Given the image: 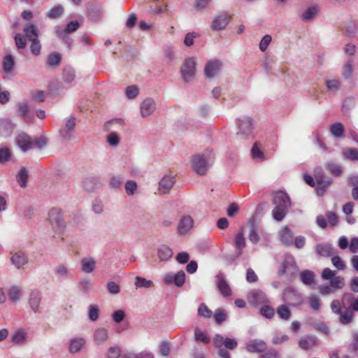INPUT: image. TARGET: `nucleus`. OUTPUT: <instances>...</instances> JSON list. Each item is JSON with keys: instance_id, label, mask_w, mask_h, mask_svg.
Returning <instances> with one entry per match:
<instances>
[{"instance_id": "1", "label": "nucleus", "mask_w": 358, "mask_h": 358, "mask_svg": "<svg viewBox=\"0 0 358 358\" xmlns=\"http://www.w3.org/2000/svg\"><path fill=\"white\" fill-rule=\"evenodd\" d=\"M274 208L272 216L277 221H282L291 207V201L287 194L282 191L276 192L273 198Z\"/></svg>"}, {"instance_id": "2", "label": "nucleus", "mask_w": 358, "mask_h": 358, "mask_svg": "<svg viewBox=\"0 0 358 358\" xmlns=\"http://www.w3.org/2000/svg\"><path fill=\"white\" fill-rule=\"evenodd\" d=\"M248 303L253 306H261L259 313H275L266 294L259 289H252L247 295Z\"/></svg>"}, {"instance_id": "3", "label": "nucleus", "mask_w": 358, "mask_h": 358, "mask_svg": "<svg viewBox=\"0 0 358 358\" xmlns=\"http://www.w3.org/2000/svg\"><path fill=\"white\" fill-rule=\"evenodd\" d=\"M213 158V157L210 150H206L203 154L193 156L192 164L194 171L198 175H205L210 166L211 159Z\"/></svg>"}, {"instance_id": "4", "label": "nucleus", "mask_w": 358, "mask_h": 358, "mask_svg": "<svg viewBox=\"0 0 358 358\" xmlns=\"http://www.w3.org/2000/svg\"><path fill=\"white\" fill-rule=\"evenodd\" d=\"M49 222L55 232L62 231L66 224L62 215V210L57 208H52L48 213Z\"/></svg>"}, {"instance_id": "5", "label": "nucleus", "mask_w": 358, "mask_h": 358, "mask_svg": "<svg viewBox=\"0 0 358 358\" xmlns=\"http://www.w3.org/2000/svg\"><path fill=\"white\" fill-rule=\"evenodd\" d=\"M314 176L315 178L317 187L316 189L317 194L318 195H322L331 184L332 183V179L328 178L324 179V173L322 167H317L314 170Z\"/></svg>"}, {"instance_id": "6", "label": "nucleus", "mask_w": 358, "mask_h": 358, "mask_svg": "<svg viewBox=\"0 0 358 358\" xmlns=\"http://www.w3.org/2000/svg\"><path fill=\"white\" fill-rule=\"evenodd\" d=\"M76 125V118L73 116H70L65 120V124L62 127L59 132V135L64 141H70L73 137V132Z\"/></svg>"}, {"instance_id": "7", "label": "nucleus", "mask_w": 358, "mask_h": 358, "mask_svg": "<svg viewBox=\"0 0 358 358\" xmlns=\"http://www.w3.org/2000/svg\"><path fill=\"white\" fill-rule=\"evenodd\" d=\"M196 63L192 58H187L185 60L180 68L182 77L185 83L189 82L195 75Z\"/></svg>"}, {"instance_id": "8", "label": "nucleus", "mask_w": 358, "mask_h": 358, "mask_svg": "<svg viewBox=\"0 0 358 358\" xmlns=\"http://www.w3.org/2000/svg\"><path fill=\"white\" fill-rule=\"evenodd\" d=\"M239 131L236 135L241 138L248 137L252 131V120L250 117H243L238 120Z\"/></svg>"}, {"instance_id": "9", "label": "nucleus", "mask_w": 358, "mask_h": 358, "mask_svg": "<svg viewBox=\"0 0 358 358\" xmlns=\"http://www.w3.org/2000/svg\"><path fill=\"white\" fill-rule=\"evenodd\" d=\"M296 266L294 257L292 255H285L283 262L280 266L278 273L280 276L285 273H289L291 275L296 272Z\"/></svg>"}, {"instance_id": "10", "label": "nucleus", "mask_w": 358, "mask_h": 358, "mask_svg": "<svg viewBox=\"0 0 358 358\" xmlns=\"http://www.w3.org/2000/svg\"><path fill=\"white\" fill-rule=\"evenodd\" d=\"M283 300L289 306H295L300 304L302 298L300 294L292 288H287L283 292Z\"/></svg>"}, {"instance_id": "11", "label": "nucleus", "mask_w": 358, "mask_h": 358, "mask_svg": "<svg viewBox=\"0 0 358 358\" xmlns=\"http://www.w3.org/2000/svg\"><path fill=\"white\" fill-rule=\"evenodd\" d=\"M245 349L250 353H262L267 349L266 343L259 339H252L245 344Z\"/></svg>"}, {"instance_id": "12", "label": "nucleus", "mask_w": 358, "mask_h": 358, "mask_svg": "<svg viewBox=\"0 0 358 358\" xmlns=\"http://www.w3.org/2000/svg\"><path fill=\"white\" fill-rule=\"evenodd\" d=\"M185 280V273L183 271H180L176 274L169 273L164 277V281L166 284L174 283L178 287L182 286Z\"/></svg>"}, {"instance_id": "13", "label": "nucleus", "mask_w": 358, "mask_h": 358, "mask_svg": "<svg viewBox=\"0 0 358 358\" xmlns=\"http://www.w3.org/2000/svg\"><path fill=\"white\" fill-rule=\"evenodd\" d=\"M315 251L317 255L324 257H329L337 253V250L329 243H318L315 246Z\"/></svg>"}, {"instance_id": "14", "label": "nucleus", "mask_w": 358, "mask_h": 358, "mask_svg": "<svg viewBox=\"0 0 358 358\" xmlns=\"http://www.w3.org/2000/svg\"><path fill=\"white\" fill-rule=\"evenodd\" d=\"M31 139L27 134L21 132L17 136L15 142L23 152H27L32 149Z\"/></svg>"}, {"instance_id": "15", "label": "nucleus", "mask_w": 358, "mask_h": 358, "mask_svg": "<svg viewBox=\"0 0 358 358\" xmlns=\"http://www.w3.org/2000/svg\"><path fill=\"white\" fill-rule=\"evenodd\" d=\"M222 62L218 59L208 61L204 68V73L207 78L214 77L220 70Z\"/></svg>"}, {"instance_id": "16", "label": "nucleus", "mask_w": 358, "mask_h": 358, "mask_svg": "<svg viewBox=\"0 0 358 358\" xmlns=\"http://www.w3.org/2000/svg\"><path fill=\"white\" fill-rule=\"evenodd\" d=\"M140 109L142 117H148L155 110L156 103L152 99L147 98L142 101Z\"/></svg>"}, {"instance_id": "17", "label": "nucleus", "mask_w": 358, "mask_h": 358, "mask_svg": "<svg viewBox=\"0 0 358 358\" xmlns=\"http://www.w3.org/2000/svg\"><path fill=\"white\" fill-rule=\"evenodd\" d=\"M194 220L189 215L183 216L178 222V232L180 235L187 234L192 227Z\"/></svg>"}, {"instance_id": "18", "label": "nucleus", "mask_w": 358, "mask_h": 358, "mask_svg": "<svg viewBox=\"0 0 358 358\" xmlns=\"http://www.w3.org/2000/svg\"><path fill=\"white\" fill-rule=\"evenodd\" d=\"M176 181L173 177L170 176H164L159 182V191L160 194H167L173 187Z\"/></svg>"}, {"instance_id": "19", "label": "nucleus", "mask_w": 358, "mask_h": 358, "mask_svg": "<svg viewBox=\"0 0 358 358\" xmlns=\"http://www.w3.org/2000/svg\"><path fill=\"white\" fill-rule=\"evenodd\" d=\"M41 300V294L37 289L31 290L29 297V304L32 311L37 312L39 310V306Z\"/></svg>"}, {"instance_id": "20", "label": "nucleus", "mask_w": 358, "mask_h": 358, "mask_svg": "<svg viewBox=\"0 0 358 358\" xmlns=\"http://www.w3.org/2000/svg\"><path fill=\"white\" fill-rule=\"evenodd\" d=\"M317 343L318 339L315 336H305L300 339L299 345L303 350H308L316 346Z\"/></svg>"}, {"instance_id": "21", "label": "nucleus", "mask_w": 358, "mask_h": 358, "mask_svg": "<svg viewBox=\"0 0 358 358\" xmlns=\"http://www.w3.org/2000/svg\"><path fill=\"white\" fill-rule=\"evenodd\" d=\"M234 245L236 248V257H238L243 254V249L246 246L245 238L243 230L236 235Z\"/></svg>"}, {"instance_id": "22", "label": "nucleus", "mask_w": 358, "mask_h": 358, "mask_svg": "<svg viewBox=\"0 0 358 358\" xmlns=\"http://www.w3.org/2000/svg\"><path fill=\"white\" fill-rule=\"evenodd\" d=\"M229 21V17H228L226 14H220L214 18L211 27L213 30L215 31L222 30L227 27Z\"/></svg>"}, {"instance_id": "23", "label": "nucleus", "mask_w": 358, "mask_h": 358, "mask_svg": "<svg viewBox=\"0 0 358 358\" xmlns=\"http://www.w3.org/2000/svg\"><path fill=\"white\" fill-rule=\"evenodd\" d=\"M96 260L91 257H85L80 260L81 271L86 273H90L94 271L96 268Z\"/></svg>"}, {"instance_id": "24", "label": "nucleus", "mask_w": 358, "mask_h": 358, "mask_svg": "<svg viewBox=\"0 0 358 358\" xmlns=\"http://www.w3.org/2000/svg\"><path fill=\"white\" fill-rule=\"evenodd\" d=\"M15 125L8 119L0 118V136L8 137L10 136L13 131Z\"/></svg>"}, {"instance_id": "25", "label": "nucleus", "mask_w": 358, "mask_h": 358, "mask_svg": "<svg viewBox=\"0 0 358 358\" xmlns=\"http://www.w3.org/2000/svg\"><path fill=\"white\" fill-rule=\"evenodd\" d=\"M217 287L220 292V293L224 296H229L231 294V290L225 280L224 275L223 273H220L217 275Z\"/></svg>"}, {"instance_id": "26", "label": "nucleus", "mask_w": 358, "mask_h": 358, "mask_svg": "<svg viewBox=\"0 0 358 358\" xmlns=\"http://www.w3.org/2000/svg\"><path fill=\"white\" fill-rule=\"evenodd\" d=\"M10 261L16 268L20 269L27 264L28 258L22 252H17L13 255Z\"/></svg>"}, {"instance_id": "27", "label": "nucleus", "mask_w": 358, "mask_h": 358, "mask_svg": "<svg viewBox=\"0 0 358 358\" xmlns=\"http://www.w3.org/2000/svg\"><path fill=\"white\" fill-rule=\"evenodd\" d=\"M280 239L281 242L287 245L290 246L293 244L294 234L288 227H285L280 232Z\"/></svg>"}, {"instance_id": "28", "label": "nucleus", "mask_w": 358, "mask_h": 358, "mask_svg": "<svg viewBox=\"0 0 358 358\" xmlns=\"http://www.w3.org/2000/svg\"><path fill=\"white\" fill-rule=\"evenodd\" d=\"M54 273L58 279H67L72 276L70 268L64 264L55 266L54 268Z\"/></svg>"}, {"instance_id": "29", "label": "nucleus", "mask_w": 358, "mask_h": 358, "mask_svg": "<svg viewBox=\"0 0 358 358\" xmlns=\"http://www.w3.org/2000/svg\"><path fill=\"white\" fill-rule=\"evenodd\" d=\"M85 345V340L83 338H74L69 341V352L71 353H77L81 350V349Z\"/></svg>"}, {"instance_id": "30", "label": "nucleus", "mask_w": 358, "mask_h": 358, "mask_svg": "<svg viewBox=\"0 0 358 358\" xmlns=\"http://www.w3.org/2000/svg\"><path fill=\"white\" fill-rule=\"evenodd\" d=\"M157 254L161 261L166 262L172 257L173 252L171 248L166 245H162L158 248Z\"/></svg>"}, {"instance_id": "31", "label": "nucleus", "mask_w": 358, "mask_h": 358, "mask_svg": "<svg viewBox=\"0 0 358 358\" xmlns=\"http://www.w3.org/2000/svg\"><path fill=\"white\" fill-rule=\"evenodd\" d=\"M26 37L30 41L38 39V31L36 27L33 24H28L24 28Z\"/></svg>"}, {"instance_id": "32", "label": "nucleus", "mask_w": 358, "mask_h": 358, "mask_svg": "<svg viewBox=\"0 0 358 358\" xmlns=\"http://www.w3.org/2000/svg\"><path fill=\"white\" fill-rule=\"evenodd\" d=\"M331 134L336 138H342L344 136L345 127L340 122H336L330 126Z\"/></svg>"}, {"instance_id": "33", "label": "nucleus", "mask_w": 358, "mask_h": 358, "mask_svg": "<svg viewBox=\"0 0 358 358\" xmlns=\"http://www.w3.org/2000/svg\"><path fill=\"white\" fill-rule=\"evenodd\" d=\"M325 168L330 172L331 175L336 177L340 176L343 173L342 166L340 164L332 162H327L325 164Z\"/></svg>"}, {"instance_id": "34", "label": "nucleus", "mask_w": 358, "mask_h": 358, "mask_svg": "<svg viewBox=\"0 0 358 358\" xmlns=\"http://www.w3.org/2000/svg\"><path fill=\"white\" fill-rule=\"evenodd\" d=\"M341 154L345 159L353 162L358 161V149L357 148H345Z\"/></svg>"}, {"instance_id": "35", "label": "nucleus", "mask_w": 358, "mask_h": 358, "mask_svg": "<svg viewBox=\"0 0 358 358\" xmlns=\"http://www.w3.org/2000/svg\"><path fill=\"white\" fill-rule=\"evenodd\" d=\"M28 177L27 170L24 167L21 168L16 176L17 181L21 187L24 188L27 187Z\"/></svg>"}, {"instance_id": "36", "label": "nucleus", "mask_w": 358, "mask_h": 358, "mask_svg": "<svg viewBox=\"0 0 358 358\" xmlns=\"http://www.w3.org/2000/svg\"><path fill=\"white\" fill-rule=\"evenodd\" d=\"M26 333L22 329H17L12 336L11 341L17 345H22L26 341Z\"/></svg>"}, {"instance_id": "37", "label": "nucleus", "mask_w": 358, "mask_h": 358, "mask_svg": "<svg viewBox=\"0 0 358 358\" xmlns=\"http://www.w3.org/2000/svg\"><path fill=\"white\" fill-rule=\"evenodd\" d=\"M108 338V331L103 328L98 329L94 334V339L96 344L99 345Z\"/></svg>"}, {"instance_id": "38", "label": "nucleus", "mask_w": 358, "mask_h": 358, "mask_svg": "<svg viewBox=\"0 0 358 358\" xmlns=\"http://www.w3.org/2000/svg\"><path fill=\"white\" fill-rule=\"evenodd\" d=\"M48 143V138L45 136H40L31 139L32 149L38 148L41 150L44 148Z\"/></svg>"}, {"instance_id": "39", "label": "nucleus", "mask_w": 358, "mask_h": 358, "mask_svg": "<svg viewBox=\"0 0 358 358\" xmlns=\"http://www.w3.org/2000/svg\"><path fill=\"white\" fill-rule=\"evenodd\" d=\"M318 7L317 6H313L308 8L302 14L301 17L304 21H308L313 19L318 13Z\"/></svg>"}, {"instance_id": "40", "label": "nucleus", "mask_w": 358, "mask_h": 358, "mask_svg": "<svg viewBox=\"0 0 358 358\" xmlns=\"http://www.w3.org/2000/svg\"><path fill=\"white\" fill-rule=\"evenodd\" d=\"M62 59L61 55L54 52L50 53L47 58V64L50 66L57 67L60 64Z\"/></svg>"}, {"instance_id": "41", "label": "nucleus", "mask_w": 358, "mask_h": 358, "mask_svg": "<svg viewBox=\"0 0 358 358\" xmlns=\"http://www.w3.org/2000/svg\"><path fill=\"white\" fill-rule=\"evenodd\" d=\"M97 178L92 176L87 177L83 180V187L89 192L94 191L97 187Z\"/></svg>"}, {"instance_id": "42", "label": "nucleus", "mask_w": 358, "mask_h": 358, "mask_svg": "<svg viewBox=\"0 0 358 358\" xmlns=\"http://www.w3.org/2000/svg\"><path fill=\"white\" fill-rule=\"evenodd\" d=\"M22 296V290L21 289L16 286L13 285L10 287L8 290V297L13 302H16L20 300Z\"/></svg>"}, {"instance_id": "43", "label": "nucleus", "mask_w": 358, "mask_h": 358, "mask_svg": "<svg viewBox=\"0 0 358 358\" xmlns=\"http://www.w3.org/2000/svg\"><path fill=\"white\" fill-rule=\"evenodd\" d=\"M15 65V61L10 55H7L3 57V71L6 73H10L13 71Z\"/></svg>"}, {"instance_id": "44", "label": "nucleus", "mask_w": 358, "mask_h": 358, "mask_svg": "<svg viewBox=\"0 0 358 358\" xmlns=\"http://www.w3.org/2000/svg\"><path fill=\"white\" fill-rule=\"evenodd\" d=\"M64 10V7L62 5H57L48 12L47 17L50 19H56L63 14Z\"/></svg>"}, {"instance_id": "45", "label": "nucleus", "mask_w": 358, "mask_h": 358, "mask_svg": "<svg viewBox=\"0 0 358 358\" xmlns=\"http://www.w3.org/2000/svg\"><path fill=\"white\" fill-rule=\"evenodd\" d=\"M194 338L197 342H201L204 344H208L210 341V338L203 331H201L198 327L194 330Z\"/></svg>"}, {"instance_id": "46", "label": "nucleus", "mask_w": 358, "mask_h": 358, "mask_svg": "<svg viewBox=\"0 0 358 358\" xmlns=\"http://www.w3.org/2000/svg\"><path fill=\"white\" fill-rule=\"evenodd\" d=\"M251 154L252 157L254 159H258L259 161H264L266 159V157H265L264 154L261 150L259 143H255L251 150Z\"/></svg>"}, {"instance_id": "47", "label": "nucleus", "mask_w": 358, "mask_h": 358, "mask_svg": "<svg viewBox=\"0 0 358 358\" xmlns=\"http://www.w3.org/2000/svg\"><path fill=\"white\" fill-rule=\"evenodd\" d=\"M352 60L349 59L346 61L342 68V75L346 79H348L351 77L352 73Z\"/></svg>"}, {"instance_id": "48", "label": "nucleus", "mask_w": 358, "mask_h": 358, "mask_svg": "<svg viewBox=\"0 0 358 358\" xmlns=\"http://www.w3.org/2000/svg\"><path fill=\"white\" fill-rule=\"evenodd\" d=\"M313 272L308 270L304 271L300 274L301 280L305 285H310L312 282H313Z\"/></svg>"}, {"instance_id": "49", "label": "nucleus", "mask_w": 358, "mask_h": 358, "mask_svg": "<svg viewBox=\"0 0 358 358\" xmlns=\"http://www.w3.org/2000/svg\"><path fill=\"white\" fill-rule=\"evenodd\" d=\"M325 85L329 91L331 92H336L341 85V81L338 79L327 80Z\"/></svg>"}, {"instance_id": "50", "label": "nucleus", "mask_w": 358, "mask_h": 358, "mask_svg": "<svg viewBox=\"0 0 358 358\" xmlns=\"http://www.w3.org/2000/svg\"><path fill=\"white\" fill-rule=\"evenodd\" d=\"M331 287L334 289H341L345 285L344 278L341 276H334L330 281Z\"/></svg>"}, {"instance_id": "51", "label": "nucleus", "mask_w": 358, "mask_h": 358, "mask_svg": "<svg viewBox=\"0 0 358 358\" xmlns=\"http://www.w3.org/2000/svg\"><path fill=\"white\" fill-rule=\"evenodd\" d=\"M76 74L75 71L70 68L66 67L63 71V78L66 83H71L75 78Z\"/></svg>"}, {"instance_id": "52", "label": "nucleus", "mask_w": 358, "mask_h": 358, "mask_svg": "<svg viewBox=\"0 0 358 358\" xmlns=\"http://www.w3.org/2000/svg\"><path fill=\"white\" fill-rule=\"evenodd\" d=\"M139 93V88L136 85H130L125 90V94L128 99L136 98Z\"/></svg>"}, {"instance_id": "53", "label": "nucleus", "mask_w": 358, "mask_h": 358, "mask_svg": "<svg viewBox=\"0 0 358 358\" xmlns=\"http://www.w3.org/2000/svg\"><path fill=\"white\" fill-rule=\"evenodd\" d=\"M123 358H155L152 353L148 351H143L138 354H125Z\"/></svg>"}, {"instance_id": "54", "label": "nucleus", "mask_w": 358, "mask_h": 358, "mask_svg": "<svg viewBox=\"0 0 358 358\" xmlns=\"http://www.w3.org/2000/svg\"><path fill=\"white\" fill-rule=\"evenodd\" d=\"M11 152L9 148L3 147L0 148V163L4 164L9 160Z\"/></svg>"}, {"instance_id": "55", "label": "nucleus", "mask_w": 358, "mask_h": 358, "mask_svg": "<svg viewBox=\"0 0 358 358\" xmlns=\"http://www.w3.org/2000/svg\"><path fill=\"white\" fill-rule=\"evenodd\" d=\"M17 111L21 117H25L28 113L29 104L26 101L20 102L17 104Z\"/></svg>"}, {"instance_id": "56", "label": "nucleus", "mask_w": 358, "mask_h": 358, "mask_svg": "<svg viewBox=\"0 0 358 358\" xmlns=\"http://www.w3.org/2000/svg\"><path fill=\"white\" fill-rule=\"evenodd\" d=\"M125 190L128 195H134L137 189V184L134 180H128L125 184Z\"/></svg>"}, {"instance_id": "57", "label": "nucleus", "mask_w": 358, "mask_h": 358, "mask_svg": "<svg viewBox=\"0 0 358 358\" xmlns=\"http://www.w3.org/2000/svg\"><path fill=\"white\" fill-rule=\"evenodd\" d=\"M331 262L334 266H335L336 268L339 270H344L346 268L345 262L338 255H334V256L331 258Z\"/></svg>"}, {"instance_id": "58", "label": "nucleus", "mask_w": 358, "mask_h": 358, "mask_svg": "<svg viewBox=\"0 0 358 358\" xmlns=\"http://www.w3.org/2000/svg\"><path fill=\"white\" fill-rule=\"evenodd\" d=\"M15 42L18 49H23L27 45L26 38L21 34H17L15 37Z\"/></svg>"}, {"instance_id": "59", "label": "nucleus", "mask_w": 358, "mask_h": 358, "mask_svg": "<svg viewBox=\"0 0 358 358\" xmlns=\"http://www.w3.org/2000/svg\"><path fill=\"white\" fill-rule=\"evenodd\" d=\"M108 292L111 294H117L120 292V287L118 284L113 281H109L106 285Z\"/></svg>"}, {"instance_id": "60", "label": "nucleus", "mask_w": 358, "mask_h": 358, "mask_svg": "<svg viewBox=\"0 0 358 358\" xmlns=\"http://www.w3.org/2000/svg\"><path fill=\"white\" fill-rule=\"evenodd\" d=\"M92 210L97 215H101L103 212V205L101 201L94 200L92 204Z\"/></svg>"}, {"instance_id": "61", "label": "nucleus", "mask_w": 358, "mask_h": 358, "mask_svg": "<svg viewBox=\"0 0 358 358\" xmlns=\"http://www.w3.org/2000/svg\"><path fill=\"white\" fill-rule=\"evenodd\" d=\"M41 45L40 41L38 39L31 41V44L30 45V50L33 55H38L41 52Z\"/></svg>"}, {"instance_id": "62", "label": "nucleus", "mask_w": 358, "mask_h": 358, "mask_svg": "<svg viewBox=\"0 0 358 358\" xmlns=\"http://www.w3.org/2000/svg\"><path fill=\"white\" fill-rule=\"evenodd\" d=\"M271 39H272L271 36L270 35H268V34L265 35L262 38V40H261V41L259 43V49L262 52L265 51L267 49L269 43L271 41Z\"/></svg>"}, {"instance_id": "63", "label": "nucleus", "mask_w": 358, "mask_h": 358, "mask_svg": "<svg viewBox=\"0 0 358 358\" xmlns=\"http://www.w3.org/2000/svg\"><path fill=\"white\" fill-rule=\"evenodd\" d=\"M107 141L109 145L112 146H117L120 143V138L117 133L111 132L108 134Z\"/></svg>"}, {"instance_id": "64", "label": "nucleus", "mask_w": 358, "mask_h": 358, "mask_svg": "<svg viewBox=\"0 0 358 358\" xmlns=\"http://www.w3.org/2000/svg\"><path fill=\"white\" fill-rule=\"evenodd\" d=\"M259 358H279V353L274 349L266 350Z\"/></svg>"}]
</instances>
